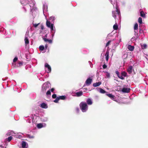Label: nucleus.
Here are the masks:
<instances>
[{"instance_id":"4c0bfd02","label":"nucleus","mask_w":148,"mask_h":148,"mask_svg":"<svg viewBox=\"0 0 148 148\" xmlns=\"http://www.w3.org/2000/svg\"><path fill=\"white\" fill-rule=\"evenodd\" d=\"M46 94L47 95H50L51 94L50 91L49 90H48L46 92Z\"/></svg>"},{"instance_id":"9b49d317","label":"nucleus","mask_w":148,"mask_h":148,"mask_svg":"<svg viewBox=\"0 0 148 148\" xmlns=\"http://www.w3.org/2000/svg\"><path fill=\"white\" fill-rule=\"evenodd\" d=\"M56 18L54 16H50L49 19V20L50 21H49L51 22L52 23H54V21L56 19Z\"/></svg>"},{"instance_id":"f257e3e1","label":"nucleus","mask_w":148,"mask_h":148,"mask_svg":"<svg viewBox=\"0 0 148 148\" xmlns=\"http://www.w3.org/2000/svg\"><path fill=\"white\" fill-rule=\"evenodd\" d=\"M21 2L23 5H26L24 7L25 10L27 9L30 8L31 11L32 12L34 10H35V1L34 0H21Z\"/></svg>"},{"instance_id":"58836bf2","label":"nucleus","mask_w":148,"mask_h":148,"mask_svg":"<svg viewBox=\"0 0 148 148\" xmlns=\"http://www.w3.org/2000/svg\"><path fill=\"white\" fill-rule=\"evenodd\" d=\"M39 24V23L38 24H34L33 23V25L35 27H36Z\"/></svg>"},{"instance_id":"c03bdc74","label":"nucleus","mask_w":148,"mask_h":148,"mask_svg":"<svg viewBox=\"0 0 148 148\" xmlns=\"http://www.w3.org/2000/svg\"><path fill=\"white\" fill-rule=\"evenodd\" d=\"M110 42H111V41H108V42L106 44V47L108 46L110 44Z\"/></svg>"},{"instance_id":"2eb2a0df","label":"nucleus","mask_w":148,"mask_h":148,"mask_svg":"<svg viewBox=\"0 0 148 148\" xmlns=\"http://www.w3.org/2000/svg\"><path fill=\"white\" fill-rule=\"evenodd\" d=\"M42 122H47L48 120V118L47 117H42L40 118Z\"/></svg>"},{"instance_id":"49530a36","label":"nucleus","mask_w":148,"mask_h":148,"mask_svg":"<svg viewBox=\"0 0 148 148\" xmlns=\"http://www.w3.org/2000/svg\"><path fill=\"white\" fill-rule=\"evenodd\" d=\"M116 74L117 75L118 77H119L120 76L119 72L118 71H116Z\"/></svg>"},{"instance_id":"2f4dec72","label":"nucleus","mask_w":148,"mask_h":148,"mask_svg":"<svg viewBox=\"0 0 148 148\" xmlns=\"http://www.w3.org/2000/svg\"><path fill=\"white\" fill-rule=\"evenodd\" d=\"M121 75L124 77H126L127 75V73L125 72H122L121 73Z\"/></svg>"},{"instance_id":"9d476101","label":"nucleus","mask_w":148,"mask_h":148,"mask_svg":"<svg viewBox=\"0 0 148 148\" xmlns=\"http://www.w3.org/2000/svg\"><path fill=\"white\" fill-rule=\"evenodd\" d=\"M16 134L13 131L10 130L6 134L7 136L11 135L12 136H16Z\"/></svg>"},{"instance_id":"412c9836","label":"nucleus","mask_w":148,"mask_h":148,"mask_svg":"<svg viewBox=\"0 0 148 148\" xmlns=\"http://www.w3.org/2000/svg\"><path fill=\"white\" fill-rule=\"evenodd\" d=\"M127 48L129 50L131 51H132L134 49V47L130 45H128Z\"/></svg>"},{"instance_id":"4468645a","label":"nucleus","mask_w":148,"mask_h":148,"mask_svg":"<svg viewBox=\"0 0 148 148\" xmlns=\"http://www.w3.org/2000/svg\"><path fill=\"white\" fill-rule=\"evenodd\" d=\"M97 90L100 93L103 94L106 92L103 89L101 88H97Z\"/></svg>"},{"instance_id":"7ed1b4c3","label":"nucleus","mask_w":148,"mask_h":148,"mask_svg":"<svg viewBox=\"0 0 148 148\" xmlns=\"http://www.w3.org/2000/svg\"><path fill=\"white\" fill-rule=\"evenodd\" d=\"M79 106L82 111L86 112L88 110V107L87 103L84 102H82L79 104Z\"/></svg>"},{"instance_id":"b1692460","label":"nucleus","mask_w":148,"mask_h":148,"mask_svg":"<svg viewBox=\"0 0 148 148\" xmlns=\"http://www.w3.org/2000/svg\"><path fill=\"white\" fill-rule=\"evenodd\" d=\"M58 98L59 99V100H64L66 98V96L65 95L61 96H58Z\"/></svg>"},{"instance_id":"6e6552de","label":"nucleus","mask_w":148,"mask_h":148,"mask_svg":"<svg viewBox=\"0 0 148 148\" xmlns=\"http://www.w3.org/2000/svg\"><path fill=\"white\" fill-rule=\"evenodd\" d=\"M46 126V124L44 123L38 124L37 125V128L39 129H40L42 127H45Z\"/></svg>"},{"instance_id":"473e14b6","label":"nucleus","mask_w":148,"mask_h":148,"mask_svg":"<svg viewBox=\"0 0 148 148\" xmlns=\"http://www.w3.org/2000/svg\"><path fill=\"white\" fill-rule=\"evenodd\" d=\"M147 47V45L145 44H144L142 45V48L143 49H145Z\"/></svg>"},{"instance_id":"ea45409f","label":"nucleus","mask_w":148,"mask_h":148,"mask_svg":"<svg viewBox=\"0 0 148 148\" xmlns=\"http://www.w3.org/2000/svg\"><path fill=\"white\" fill-rule=\"evenodd\" d=\"M43 39L44 40L45 42H48L49 40V39H48L45 38H43Z\"/></svg>"},{"instance_id":"3c124183","label":"nucleus","mask_w":148,"mask_h":148,"mask_svg":"<svg viewBox=\"0 0 148 148\" xmlns=\"http://www.w3.org/2000/svg\"><path fill=\"white\" fill-rule=\"evenodd\" d=\"M0 148H6V147H4L2 145H0Z\"/></svg>"},{"instance_id":"e433bc0d","label":"nucleus","mask_w":148,"mask_h":148,"mask_svg":"<svg viewBox=\"0 0 148 148\" xmlns=\"http://www.w3.org/2000/svg\"><path fill=\"white\" fill-rule=\"evenodd\" d=\"M12 137L11 136H10L7 138V140L9 141H10L12 139Z\"/></svg>"},{"instance_id":"37998d69","label":"nucleus","mask_w":148,"mask_h":148,"mask_svg":"<svg viewBox=\"0 0 148 148\" xmlns=\"http://www.w3.org/2000/svg\"><path fill=\"white\" fill-rule=\"evenodd\" d=\"M119 77L121 79H124V77L122 75L121 76H120Z\"/></svg>"},{"instance_id":"f03ea898","label":"nucleus","mask_w":148,"mask_h":148,"mask_svg":"<svg viewBox=\"0 0 148 148\" xmlns=\"http://www.w3.org/2000/svg\"><path fill=\"white\" fill-rule=\"evenodd\" d=\"M116 0H109L112 4L113 5L114 7L115 8V10L112 11V16L115 19L118 16L119 18L120 16V11L116 4Z\"/></svg>"},{"instance_id":"1a4fd4ad","label":"nucleus","mask_w":148,"mask_h":148,"mask_svg":"<svg viewBox=\"0 0 148 148\" xmlns=\"http://www.w3.org/2000/svg\"><path fill=\"white\" fill-rule=\"evenodd\" d=\"M22 148H27L28 145L27 143L25 141H23L21 143Z\"/></svg>"},{"instance_id":"5701e85b","label":"nucleus","mask_w":148,"mask_h":148,"mask_svg":"<svg viewBox=\"0 0 148 148\" xmlns=\"http://www.w3.org/2000/svg\"><path fill=\"white\" fill-rule=\"evenodd\" d=\"M106 94L107 96H108V97H110L111 99L113 100L114 98V96L112 94L106 93Z\"/></svg>"},{"instance_id":"f704fd0d","label":"nucleus","mask_w":148,"mask_h":148,"mask_svg":"<svg viewBox=\"0 0 148 148\" xmlns=\"http://www.w3.org/2000/svg\"><path fill=\"white\" fill-rule=\"evenodd\" d=\"M27 137L33 139L34 138V137L33 136H31L29 135H27Z\"/></svg>"},{"instance_id":"6ab92c4d","label":"nucleus","mask_w":148,"mask_h":148,"mask_svg":"<svg viewBox=\"0 0 148 148\" xmlns=\"http://www.w3.org/2000/svg\"><path fill=\"white\" fill-rule=\"evenodd\" d=\"M86 102L87 103V104L89 105H91L92 103V100L90 98H88L87 99Z\"/></svg>"},{"instance_id":"4be33fe9","label":"nucleus","mask_w":148,"mask_h":148,"mask_svg":"<svg viewBox=\"0 0 148 148\" xmlns=\"http://www.w3.org/2000/svg\"><path fill=\"white\" fill-rule=\"evenodd\" d=\"M75 94L77 96L79 97L82 96V95L83 92L82 91H81L77 92L75 93Z\"/></svg>"},{"instance_id":"13d9d810","label":"nucleus","mask_w":148,"mask_h":148,"mask_svg":"<svg viewBox=\"0 0 148 148\" xmlns=\"http://www.w3.org/2000/svg\"><path fill=\"white\" fill-rule=\"evenodd\" d=\"M121 41V39H120V42Z\"/></svg>"},{"instance_id":"f8f14e48","label":"nucleus","mask_w":148,"mask_h":148,"mask_svg":"<svg viewBox=\"0 0 148 148\" xmlns=\"http://www.w3.org/2000/svg\"><path fill=\"white\" fill-rule=\"evenodd\" d=\"M47 5L46 4H44L43 5V12L44 13L45 12H47Z\"/></svg>"},{"instance_id":"cd10ccee","label":"nucleus","mask_w":148,"mask_h":148,"mask_svg":"<svg viewBox=\"0 0 148 148\" xmlns=\"http://www.w3.org/2000/svg\"><path fill=\"white\" fill-rule=\"evenodd\" d=\"M45 47L43 45H41L39 47V49L41 51H42L44 49Z\"/></svg>"},{"instance_id":"72a5a7b5","label":"nucleus","mask_w":148,"mask_h":148,"mask_svg":"<svg viewBox=\"0 0 148 148\" xmlns=\"http://www.w3.org/2000/svg\"><path fill=\"white\" fill-rule=\"evenodd\" d=\"M106 76L107 78H109L110 77V74L108 72H106Z\"/></svg>"},{"instance_id":"603ef678","label":"nucleus","mask_w":148,"mask_h":148,"mask_svg":"<svg viewBox=\"0 0 148 148\" xmlns=\"http://www.w3.org/2000/svg\"><path fill=\"white\" fill-rule=\"evenodd\" d=\"M112 36V34H109L108 35V37H110V36Z\"/></svg>"},{"instance_id":"393cba45","label":"nucleus","mask_w":148,"mask_h":148,"mask_svg":"<svg viewBox=\"0 0 148 148\" xmlns=\"http://www.w3.org/2000/svg\"><path fill=\"white\" fill-rule=\"evenodd\" d=\"M113 28L115 30H117L118 28V25L117 23H116L113 26Z\"/></svg>"},{"instance_id":"ddd939ff","label":"nucleus","mask_w":148,"mask_h":148,"mask_svg":"<svg viewBox=\"0 0 148 148\" xmlns=\"http://www.w3.org/2000/svg\"><path fill=\"white\" fill-rule=\"evenodd\" d=\"M109 51L108 50H107L105 54V56L106 57V59L107 61H108L109 58Z\"/></svg>"},{"instance_id":"c9c22d12","label":"nucleus","mask_w":148,"mask_h":148,"mask_svg":"<svg viewBox=\"0 0 148 148\" xmlns=\"http://www.w3.org/2000/svg\"><path fill=\"white\" fill-rule=\"evenodd\" d=\"M138 22L140 24L142 23V19L141 17H139L138 19Z\"/></svg>"},{"instance_id":"bb28decb","label":"nucleus","mask_w":148,"mask_h":148,"mask_svg":"<svg viewBox=\"0 0 148 148\" xmlns=\"http://www.w3.org/2000/svg\"><path fill=\"white\" fill-rule=\"evenodd\" d=\"M140 16L142 17H144L145 16V14L144 12L142 11H141L140 12Z\"/></svg>"},{"instance_id":"8fccbe9b","label":"nucleus","mask_w":148,"mask_h":148,"mask_svg":"<svg viewBox=\"0 0 148 148\" xmlns=\"http://www.w3.org/2000/svg\"><path fill=\"white\" fill-rule=\"evenodd\" d=\"M45 49H46L47 48V47H48V45H47V44L45 45Z\"/></svg>"},{"instance_id":"6e6d98bb","label":"nucleus","mask_w":148,"mask_h":148,"mask_svg":"<svg viewBox=\"0 0 148 148\" xmlns=\"http://www.w3.org/2000/svg\"><path fill=\"white\" fill-rule=\"evenodd\" d=\"M76 109L77 111L78 112L79 111V109L78 108H77Z\"/></svg>"},{"instance_id":"4d7b16f0","label":"nucleus","mask_w":148,"mask_h":148,"mask_svg":"<svg viewBox=\"0 0 148 148\" xmlns=\"http://www.w3.org/2000/svg\"><path fill=\"white\" fill-rule=\"evenodd\" d=\"M45 36L46 37H47V35H46Z\"/></svg>"},{"instance_id":"5fc2aeb1","label":"nucleus","mask_w":148,"mask_h":148,"mask_svg":"<svg viewBox=\"0 0 148 148\" xmlns=\"http://www.w3.org/2000/svg\"><path fill=\"white\" fill-rule=\"evenodd\" d=\"M41 28L42 29H44V27L43 25L41 26Z\"/></svg>"},{"instance_id":"39448f33","label":"nucleus","mask_w":148,"mask_h":148,"mask_svg":"<svg viewBox=\"0 0 148 148\" xmlns=\"http://www.w3.org/2000/svg\"><path fill=\"white\" fill-rule=\"evenodd\" d=\"M46 24L47 26L50 29L51 31V32H56V28L54 26L53 23H51V22L49 21L48 20H47Z\"/></svg>"},{"instance_id":"a878e982","label":"nucleus","mask_w":148,"mask_h":148,"mask_svg":"<svg viewBox=\"0 0 148 148\" xmlns=\"http://www.w3.org/2000/svg\"><path fill=\"white\" fill-rule=\"evenodd\" d=\"M25 41L26 44H27L29 43V41L27 37H25Z\"/></svg>"},{"instance_id":"dca6fc26","label":"nucleus","mask_w":148,"mask_h":148,"mask_svg":"<svg viewBox=\"0 0 148 148\" xmlns=\"http://www.w3.org/2000/svg\"><path fill=\"white\" fill-rule=\"evenodd\" d=\"M130 89L128 88H124L122 89V91L124 92L128 93L129 92Z\"/></svg>"},{"instance_id":"a211bd4d","label":"nucleus","mask_w":148,"mask_h":148,"mask_svg":"<svg viewBox=\"0 0 148 148\" xmlns=\"http://www.w3.org/2000/svg\"><path fill=\"white\" fill-rule=\"evenodd\" d=\"M40 106L41 108H47L48 107L47 105L45 103H42Z\"/></svg>"},{"instance_id":"c756f323","label":"nucleus","mask_w":148,"mask_h":148,"mask_svg":"<svg viewBox=\"0 0 148 148\" xmlns=\"http://www.w3.org/2000/svg\"><path fill=\"white\" fill-rule=\"evenodd\" d=\"M138 24L137 23H136L134 25V30H137L138 29Z\"/></svg>"},{"instance_id":"a18cd8bd","label":"nucleus","mask_w":148,"mask_h":148,"mask_svg":"<svg viewBox=\"0 0 148 148\" xmlns=\"http://www.w3.org/2000/svg\"><path fill=\"white\" fill-rule=\"evenodd\" d=\"M103 67L104 69H106L107 67V66L104 64L103 65Z\"/></svg>"},{"instance_id":"423d86ee","label":"nucleus","mask_w":148,"mask_h":148,"mask_svg":"<svg viewBox=\"0 0 148 148\" xmlns=\"http://www.w3.org/2000/svg\"><path fill=\"white\" fill-rule=\"evenodd\" d=\"M45 71L48 73H50L51 69V66L47 63H45Z\"/></svg>"},{"instance_id":"20e7f679","label":"nucleus","mask_w":148,"mask_h":148,"mask_svg":"<svg viewBox=\"0 0 148 148\" xmlns=\"http://www.w3.org/2000/svg\"><path fill=\"white\" fill-rule=\"evenodd\" d=\"M50 85V83L48 82L43 84L42 87L41 92L43 93L46 92L47 90L49 89Z\"/></svg>"},{"instance_id":"09e8293b","label":"nucleus","mask_w":148,"mask_h":148,"mask_svg":"<svg viewBox=\"0 0 148 148\" xmlns=\"http://www.w3.org/2000/svg\"><path fill=\"white\" fill-rule=\"evenodd\" d=\"M48 42L49 43H51L52 42V40H49Z\"/></svg>"},{"instance_id":"c85d7f7f","label":"nucleus","mask_w":148,"mask_h":148,"mask_svg":"<svg viewBox=\"0 0 148 148\" xmlns=\"http://www.w3.org/2000/svg\"><path fill=\"white\" fill-rule=\"evenodd\" d=\"M56 98V99L53 101L56 103H57L58 102V101L59 100V99L58 97H57Z\"/></svg>"},{"instance_id":"de8ad7c7","label":"nucleus","mask_w":148,"mask_h":148,"mask_svg":"<svg viewBox=\"0 0 148 148\" xmlns=\"http://www.w3.org/2000/svg\"><path fill=\"white\" fill-rule=\"evenodd\" d=\"M51 32L52 33V34H51V36H52V37L53 38V37L54 36V35L55 33V32Z\"/></svg>"},{"instance_id":"a19ab883","label":"nucleus","mask_w":148,"mask_h":148,"mask_svg":"<svg viewBox=\"0 0 148 148\" xmlns=\"http://www.w3.org/2000/svg\"><path fill=\"white\" fill-rule=\"evenodd\" d=\"M56 95L55 94H53L52 96V97L53 98H56L57 97Z\"/></svg>"},{"instance_id":"79ce46f5","label":"nucleus","mask_w":148,"mask_h":148,"mask_svg":"<svg viewBox=\"0 0 148 148\" xmlns=\"http://www.w3.org/2000/svg\"><path fill=\"white\" fill-rule=\"evenodd\" d=\"M18 60V58L17 57H15L14 59H13V61L14 62H16Z\"/></svg>"},{"instance_id":"0eeeda50","label":"nucleus","mask_w":148,"mask_h":148,"mask_svg":"<svg viewBox=\"0 0 148 148\" xmlns=\"http://www.w3.org/2000/svg\"><path fill=\"white\" fill-rule=\"evenodd\" d=\"M92 82V79L90 78H88L85 82V83L84 84V86H89L91 84Z\"/></svg>"},{"instance_id":"f3484780","label":"nucleus","mask_w":148,"mask_h":148,"mask_svg":"<svg viewBox=\"0 0 148 148\" xmlns=\"http://www.w3.org/2000/svg\"><path fill=\"white\" fill-rule=\"evenodd\" d=\"M127 72L129 73H131L132 71V66H130L127 69Z\"/></svg>"},{"instance_id":"864d4df0","label":"nucleus","mask_w":148,"mask_h":148,"mask_svg":"<svg viewBox=\"0 0 148 148\" xmlns=\"http://www.w3.org/2000/svg\"><path fill=\"white\" fill-rule=\"evenodd\" d=\"M54 89L53 88H52L51 89V91L52 92H53L54 91Z\"/></svg>"},{"instance_id":"aec40b11","label":"nucleus","mask_w":148,"mask_h":148,"mask_svg":"<svg viewBox=\"0 0 148 148\" xmlns=\"http://www.w3.org/2000/svg\"><path fill=\"white\" fill-rule=\"evenodd\" d=\"M101 84V82H99L93 83V86L95 87H96L99 86Z\"/></svg>"},{"instance_id":"7c9ffc66","label":"nucleus","mask_w":148,"mask_h":148,"mask_svg":"<svg viewBox=\"0 0 148 148\" xmlns=\"http://www.w3.org/2000/svg\"><path fill=\"white\" fill-rule=\"evenodd\" d=\"M23 63L22 62H19L16 65L17 67H19L21 66L22 65Z\"/></svg>"}]
</instances>
